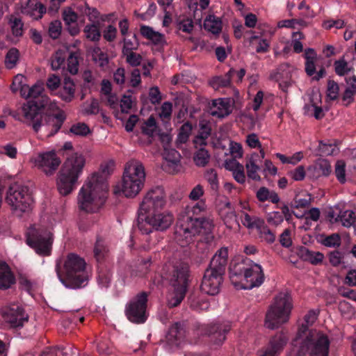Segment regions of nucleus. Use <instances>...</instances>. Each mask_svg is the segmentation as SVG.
Returning <instances> with one entry per match:
<instances>
[{
	"instance_id": "obj_10",
	"label": "nucleus",
	"mask_w": 356,
	"mask_h": 356,
	"mask_svg": "<svg viewBox=\"0 0 356 356\" xmlns=\"http://www.w3.org/2000/svg\"><path fill=\"white\" fill-rule=\"evenodd\" d=\"M145 180V168L138 160L127 163L123 173L121 192L127 197H134L141 191Z\"/></svg>"
},
{
	"instance_id": "obj_28",
	"label": "nucleus",
	"mask_w": 356,
	"mask_h": 356,
	"mask_svg": "<svg viewBox=\"0 0 356 356\" xmlns=\"http://www.w3.org/2000/svg\"><path fill=\"white\" fill-rule=\"evenodd\" d=\"M113 278L112 271L105 266H99L97 270V282L102 289H108Z\"/></svg>"
},
{
	"instance_id": "obj_43",
	"label": "nucleus",
	"mask_w": 356,
	"mask_h": 356,
	"mask_svg": "<svg viewBox=\"0 0 356 356\" xmlns=\"http://www.w3.org/2000/svg\"><path fill=\"white\" fill-rule=\"evenodd\" d=\"M19 58V51L13 47L8 50L5 58V65L8 69H13L17 65Z\"/></svg>"
},
{
	"instance_id": "obj_32",
	"label": "nucleus",
	"mask_w": 356,
	"mask_h": 356,
	"mask_svg": "<svg viewBox=\"0 0 356 356\" xmlns=\"http://www.w3.org/2000/svg\"><path fill=\"white\" fill-rule=\"evenodd\" d=\"M304 57L305 58V72L308 76H312L316 73V54L313 49L308 48L305 49Z\"/></svg>"
},
{
	"instance_id": "obj_19",
	"label": "nucleus",
	"mask_w": 356,
	"mask_h": 356,
	"mask_svg": "<svg viewBox=\"0 0 356 356\" xmlns=\"http://www.w3.org/2000/svg\"><path fill=\"white\" fill-rule=\"evenodd\" d=\"M243 280L245 281L242 286L244 289H252L261 286L264 281V274L261 266L252 261Z\"/></svg>"
},
{
	"instance_id": "obj_18",
	"label": "nucleus",
	"mask_w": 356,
	"mask_h": 356,
	"mask_svg": "<svg viewBox=\"0 0 356 356\" xmlns=\"http://www.w3.org/2000/svg\"><path fill=\"white\" fill-rule=\"evenodd\" d=\"M61 163L55 151H49L40 154L35 159V163L46 175H52Z\"/></svg>"
},
{
	"instance_id": "obj_16",
	"label": "nucleus",
	"mask_w": 356,
	"mask_h": 356,
	"mask_svg": "<svg viewBox=\"0 0 356 356\" xmlns=\"http://www.w3.org/2000/svg\"><path fill=\"white\" fill-rule=\"evenodd\" d=\"M288 341L286 332H278L269 339L266 345L257 350L256 356H280Z\"/></svg>"
},
{
	"instance_id": "obj_37",
	"label": "nucleus",
	"mask_w": 356,
	"mask_h": 356,
	"mask_svg": "<svg viewBox=\"0 0 356 356\" xmlns=\"http://www.w3.org/2000/svg\"><path fill=\"white\" fill-rule=\"evenodd\" d=\"M355 213L352 210H345L340 211L335 218L334 222H341L342 225L346 227H350L353 225L355 221Z\"/></svg>"
},
{
	"instance_id": "obj_57",
	"label": "nucleus",
	"mask_w": 356,
	"mask_h": 356,
	"mask_svg": "<svg viewBox=\"0 0 356 356\" xmlns=\"http://www.w3.org/2000/svg\"><path fill=\"white\" fill-rule=\"evenodd\" d=\"M334 66L335 72L339 76H344L349 71L348 63L344 58L335 60Z\"/></svg>"
},
{
	"instance_id": "obj_2",
	"label": "nucleus",
	"mask_w": 356,
	"mask_h": 356,
	"mask_svg": "<svg viewBox=\"0 0 356 356\" xmlns=\"http://www.w3.org/2000/svg\"><path fill=\"white\" fill-rule=\"evenodd\" d=\"M214 227L204 201H199L186 207L185 215L180 216L175 228V239L181 246H186L194 239L197 233L206 234V240L212 238Z\"/></svg>"
},
{
	"instance_id": "obj_47",
	"label": "nucleus",
	"mask_w": 356,
	"mask_h": 356,
	"mask_svg": "<svg viewBox=\"0 0 356 356\" xmlns=\"http://www.w3.org/2000/svg\"><path fill=\"white\" fill-rule=\"evenodd\" d=\"M67 70L72 74L79 71V57L76 52H71L67 58Z\"/></svg>"
},
{
	"instance_id": "obj_38",
	"label": "nucleus",
	"mask_w": 356,
	"mask_h": 356,
	"mask_svg": "<svg viewBox=\"0 0 356 356\" xmlns=\"http://www.w3.org/2000/svg\"><path fill=\"white\" fill-rule=\"evenodd\" d=\"M99 23H92L87 24L83 29L85 36L90 41L97 42L101 37V32L99 28Z\"/></svg>"
},
{
	"instance_id": "obj_34",
	"label": "nucleus",
	"mask_w": 356,
	"mask_h": 356,
	"mask_svg": "<svg viewBox=\"0 0 356 356\" xmlns=\"http://www.w3.org/2000/svg\"><path fill=\"white\" fill-rule=\"evenodd\" d=\"M93 252L94 257L98 263H102L105 261L108 255V249L102 239L99 238L97 239Z\"/></svg>"
},
{
	"instance_id": "obj_55",
	"label": "nucleus",
	"mask_w": 356,
	"mask_h": 356,
	"mask_svg": "<svg viewBox=\"0 0 356 356\" xmlns=\"http://www.w3.org/2000/svg\"><path fill=\"white\" fill-rule=\"evenodd\" d=\"M245 167L247 169L248 177L254 181H260L261 177L257 174V171L260 169L259 166L253 163L246 162Z\"/></svg>"
},
{
	"instance_id": "obj_44",
	"label": "nucleus",
	"mask_w": 356,
	"mask_h": 356,
	"mask_svg": "<svg viewBox=\"0 0 356 356\" xmlns=\"http://www.w3.org/2000/svg\"><path fill=\"white\" fill-rule=\"evenodd\" d=\"M193 130V125L192 124L187 121L184 124H182V126L179 129V133L177 136V140L180 143H186L189 136L191 134V131Z\"/></svg>"
},
{
	"instance_id": "obj_20",
	"label": "nucleus",
	"mask_w": 356,
	"mask_h": 356,
	"mask_svg": "<svg viewBox=\"0 0 356 356\" xmlns=\"http://www.w3.org/2000/svg\"><path fill=\"white\" fill-rule=\"evenodd\" d=\"M46 10V7L37 0H27L26 5L22 7V12L24 14L29 15L35 19L42 18Z\"/></svg>"
},
{
	"instance_id": "obj_26",
	"label": "nucleus",
	"mask_w": 356,
	"mask_h": 356,
	"mask_svg": "<svg viewBox=\"0 0 356 356\" xmlns=\"http://www.w3.org/2000/svg\"><path fill=\"white\" fill-rule=\"evenodd\" d=\"M211 236L212 238L209 241H207L205 238L206 234L204 233H197V234L194 236V239H193L190 243L197 241L196 252L198 254L204 252L205 253L206 256H208L210 251V245L214 238L213 231H211Z\"/></svg>"
},
{
	"instance_id": "obj_40",
	"label": "nucleus",
	"mask_w": 356,
	"mask_h": 356,
	"mask_svg": "<svg viewBox=\"0 0 356 356\" xmlns=\"http://www.w3.org/2000/svg\"><path fill=\"white\" fill-rule=\"evenodd\" d=\"M65 54L60 50L56 51L51 55L50 58L51 69L54 71L61 68L64 69L65 65Z\"/></svg>"
},
{
	"instance_id": "obj_8",
	"label": "nucleus",
	"mask_w": 356,
	"mask_h": 356,
	"mask_svg": "<svg viewBox=\"0 0 356 356\" xmlns=\"http://www.w3.org/2000/svg\"><path fill=\"white\" fill-rule=\"evenodd\" d=\"M227 261L228 248L222 247L216 252L204 270L200 286L202 292L210 296H215L219 293Z\"/></svg>"
},
{
	"instance_id": "obj_54",
	"label": "nucleus",
	"mask_w": 356,
	"mask_h": 356,
	"mask_svg": "<svg viewBox=\"0 0 356 356\" xmlns=\"http://www.w3.org/2000/svg\"><path fill=\"white\" fill-rule=\"evenodd\" d=\"M164 157L169 162L177 164L180 160V154L175 149H168L164 147Z\"/></svg>"
},
{
	"instance_id": "obj_14",
	"label": "nucleus",
	"mask_w": 356,
	"mask_h": 356,
	"mask_svg": "<svg viewBox=\"0 0 356 356\" xmlns=\"http://www.w3.org/2000/svg\"><path fill=\"white\" fill-rule=\"evenodd\" d=\"M149 293L142 291L133 297L125 305L124 313L127 319L136 324H142L148 318L147 302Z\"/></svg>"
},
{
	"instance_id": "obj_9",
	"label": "nucleus",
	"mask_w": 356,
	"mask_h": 356,
	"mask_svg": "<svg viewBox=\"0 0 356 356\" xmlns=\"http://www.w3.org/2000/svg\"><path fill=\"white\" fill-rule=\"evenodd\" d=\"M86 164L84 156L75 152L67 158L60 169L57 180V187L63 195L70 194L76 187Z\"/></svg>"
},
{
	"instance_id": "obj_52",
	"label": "nucleus",
	"mask_w": 356,
	"mask_h": 356,
	"mask_svg": "<svg viewBox=\"0 0 356 356\" xmlns=\"http://www.w3.org/2000/svg\"><path fill=\"white\" fill-rule=\"evenodd\" d=\"M335 148V145L329 142L320 140L318 151L321 156H330L334 154Z\"/></svg>"
},
{
	"instance_id": "obj_62",
	"label": "nucleus",
	"mask_w": 356,
	"mask_h": 356,
	"mask_svg": "<svg viewBox=\"0 0 356 356\" xmlns=\"http://www.w3.org/2000/svg\"><path fill=\"white\" fill-rule=\"evenodd\" d=\"M24 24L21 19L15 17L11 21V29L13 34L16 37L22 36L23 34Z\"/></svg>"
},
{
	"instance_id": "obj_59",
	"label": "nucleus",
	"mask_w": 356,
	"mask_h": 356,
	"mask_svg": "<svg viewBox=\"0 0 356 356\" xmlns=\"http://www.w3.org/2000/svg\"><path fill=\"white\" fill-rule=\"evenodd\" d=\"M267 222L274 226H278L284 221L282 214L279 211H273L267 215Z\"/></svg>"
},
{
	"instance_id": "obj_11",
	"label": "nucleus",
	"mask_w": 356,
	"mask_h": 356,
	"mask_svg": "<svg viewBox=\"0 0 356 356\" xmlns=\"http://www.w3.org/2000/svg\"><path fill=\"white\" fill-rule=\"evenodd\" d=\"M292 309L291 298L287 293H280L266 314L265 325L273 330L288 321Z\"/></svg>"
},
{
	"instance_id": "obj_39",
	"label": "nucleus",
	"mask_w": 356,
	"mask_h": 356,
	"mask_svg": "<svg viewBox=\"0 0 356 356\" xmlns=\"http://www.w3.org/2000/svg\"><path fill=\"white\" fill-rule=\"evenodd\" d=\"M152 264L151 259H147L145 260L141 261V262L138 264L136 269H132L131 268H128L129 271H130L131 277H144L149 272V267Z\"/></svg>"
},
{
	"instance_id": "obj_61",
	"label": "nucleus",
	"mask_w": 356,
	"mask_h": 356,
	"mask_svg": "<svg viewBox=\"0 0 356 356\" xmlns=\"http://www.w3.org/2000/svg\"><path fill=\"white\" fill-rule=\"evenodd\" d=\"M172 111V104L170 102H165L161 107L159 116L163 120H170Z\"/></svg>"
},
{
	"instance_id": "obj_31",
	"label": "nucleus",
	"mask_w": 356,
	"mask_h": 356,
	"mask_svg": "<svg viewBox=\"0 0 356 356\" xmlns=\"http://www.w3.org/2000/svg\"><path fill=\"white\" fill-rule=\"evenodd\" d=\"M77 14L71 8L64 10L63 13V18L65 24L71 26L69 31L71 35H74L79 33V29L76 26Z\"/></svg>"
},
{
	"instance_id": "obj_48",
	"label": "nucleus",
	"mask_w": 356,
	"mask_h": 356,
	"mask_svg": "<svg viewBox=\"0 0 356 356\" xmlns=\"http://www.w3.org/2000/svg\"><path fill=\"white\" fill-rule=\"evenodd\" d=\"M195 164L198 166H204L207 164L209 159V154L204 148H200L197 150L193 157Z\"/></svg>"
},
{
	"instance_id": "obj_60",
	"label": "nucleus",
	"mask_w": 356,
	"mask_h": 356,
	"mask_svg": "<svg viewBox=\"0 0 356 356\" xmlns=\"http://www.w3.org/2000/svg\"><path fill=\"white\" fill-rule=\"evenodd\" d=\"M260 238L267 243L271 244L275 241V234L267 226H264L260 231Z\"/></svg>"
},
{
	"instance_id": "obj_46",
	"label": "nucleus",
	"mask_w": 356,
	"mask_h": 356,
	"mask_svg": "<svg viewBox=\"0 0 356 356\" xmlns=\"http://www.w3.org/2000/svg\"><path fill=\"white\" fill-rule=\"evenodd\" d=\"M305 259L309 261L313 265H318L322 263L324 255L320 252H313L305 248Z\"/></svg>"
},
{
	"instance_id": "obj_25",
	"label": "nucleus",
	"mask_w": 356,
	"mask_h": 356,
	"mask_svg": "<svg viewBox=\"0 0 356 356\" xmlns=\"http://www.w3.org/2000/svg\"><path fill=\"white\" fill-rule=\"evenodd\" d=\"M184 329L181 323H175L170 328L166 335V339L172 345H178L184 337Z\"/></svg>"
},
{
	"instance_id": "obj_17",
	"label": "nucleus",
	"mask_w": 356,
	"mask_h": 356,
	"mask_svg": "<svg viewBox=\"0 0 356 356\" xmlns=\"http://www.w3.org/2000/svg\"><path fill=\"white\" fill-rule=\"evenodd\" d=\"M2 316L13 327H22L24 323L28 321V316L18 303H13L3 307Z\"/></svg>"
},
{
	"instance_id": "obj_5",
	"label": "nucleus",
	"mask_w": 356,
	"mask_h": 356,
	"mask_svg": "<svg viewBox=\"0 0 356 356\" xmlns=\"http://www.w3.org/2000/svg\"><path fill=\"white\" fill-rule=\"evenodd\" d=\"M330 341L327 334L300 325L291 342L289 356H328Z\"/></svg>"
},
{
	"instance_id": "obj_24",
	"label": "nucleus",
	"mask_w": 356,
	"mask_h": 356,
	"mask_svg": "<svg viewBox=\"0 0 356 356\" xmlns=\"http://www.w3.org/2000/svg\"><path fill=\"white\" fill-rule=\"evenodd\" d=\"M214 107L211 112L212 115L218 118H225L232 113L230 100L228 99H219L213 101Z\"/></svg>"
},
{
	"instance_id": "obj_30",
	"label": "nucleus",
	"mask_w": 356,
	"mask_h": 356,
	"mask_svg": "<svg viewBox=\"0 0 356 356\" xmlns=\"http://www.w3.org/2000/svg\"><path fill=\"white\" fill-rule=\"evenodd\" d=\"M318 242L327 248H337L341 244V238L338 233H333L330 235L321 234L318 238Z\"/></svg>"
},
{
	"instance_id": "obj_12",
	"label": "nucleus",
	"mask_w": 356,
	"mask_h": 356,
	"mask_svg": "<svg viewBox=\"0 0 356 356\" xmlns=\"http://www.w3.org/2000/svg\"><path fill=\"white\" fill-rule=\"evenodd\" d=\"M6 202L10 207L12 213L20 218L31 210L33 198L28 186L14 184L6 192Z\"/></svg>"
},
{
	"instance_id": "obj_63",
	"label": "nucleus",
	"mask_w": 356,
	"mask_h": 356,
	"mask_svg": "<svg viewBox=\"0 0 356 356\" xmlns=\"http://www.w3.org/2000/svg\"><path fill=\"white\" fill-rule=\"evenodd\" d=\"M46 86L51 92L57 90L60 86V79L58 76L51 74L47 79Z\"/></svg>"
},
{
	"instance_id": "obj_41",
	"label": "nucleus",
	"mask_w": 356,
	"mask_h": 356,
	"mask_svg": "<svg viewBox=\"0 0 356 356\" xmlns=\"http://www.w3.org/2000/svg\"><path fill=\"white\" fill-rule=\"evenodd\" d=\"M350 83L351 87L347 88L342 95L343 104L348 106L354 101V96L356 94V77L353 76Z\"/></svg>"
},
{
	"instance_id": "obj_1",
	"label": "nucleus",
	"mask_w": 356,
	"mask_h": 356,
	"mask_svg": "<svg viewBox=\"0 0 356 356\" xmlns=\"http://www.w3.org/2000/svg\"><path fill=\"white\" fill-rule=\"evenodd\" d=\"M26 97L31 99L24 104L22 108L24 121L31 124L36 132L44 127L48 137L57 134L66 120L65 112L60 110L48 96L42 94L40 86H34L28 88Z\"/></svg>"
},
{
	"instance_id": "obj_42",
	"label": "nucleus",
	"mask_w": 356,
	"mask_h": 356,
	"mask_svg": "<svg viewBox=\"0 0 356 356\" xmlns=\"http://www.w3.org/2000/svg\"><path fill=\"white\" fill-rule=\"evenodd\" d=\"M204 178L209 184L211 190L217 193L219 188V181L216 170L213 168L207 170L204 174Z\"/></svg>"
},
{
	"instance_id": "obj_27",
	"label": "nucleus",
	"mask_w": 356,
	"mask_h": 356,
	"mask_svg": "<svg viewBox=\"0 0 356 356\" xmlns=\"http://www.w3.org/2000/svg\"><path fill=\"white\" fill-rule=\"evenodd\" d=\"M75 85L69 78L65 79L62 88L58 92L59 97L65 102H70L74 97Z\"/></svg>"
},
{
	"instance_id": "obj_22",
	"label": "nucleus",
	"mask_w": 356,
	"mask_h": 356,
	"mask_svg": "<svg viewBox=\"0 0 356 356\" xmlns=\"http://www.w3.org/2000/svg\"><path fill=\"white\" fill-rule=\"evenodd\" d=\"M309 172H312V176L318 178L321 176L327 177L332 172V167L327 159H318L313 165L308 168Z\"/></svg>"
},
{
	"instance_id": "obj_7",
	"label": "nucleus",
	"mask_w": 356,
	"mask_h": 356,
	"mask_svg": "<svg viewBox=\"0 0 356 356\" xmlns=\"http://www.w3.org/2000/svg\"><path fill=\"white\" fill-rule=\"evenodd\" d=\"M189 266L187 263L179 261L165 264L163 268L162 277L168 280L174 287L173 292L168 300L169 307H177L184 300L188 286Z\"/></svg>"
},
{
	"instance_id": "obj_4",
	"label": "nucleus",
	"mask_w": 356,
	"mask_h": 356,
	"mask_svg": "<svg viewBox=\"0 0 356 356\" xmlns=\"http://www.w3.org/2000/svg\"><path fill=\"white\" fill-rule=\"evenodd\" d=\"M101 168V172L93 173L79 191L78 204L81 211L87 213L96 212L106 202L108 193L106 178L109 171L108 165L102 166Z\"/></svg>"
},
{
	"instance_id": "obj_6",
	"label": "nucleus",
	"mask_w": 356,
	"mask_h": 356,
	"mask_svg": "<svg viewBox=\"0 0 356 356\" xmlns=\"http://www.w3.org/2000/svg\"><path fill=\"white\" fill-rule=\"evenodd\" d=\"M85 259L75 253H70L63 260H57L55 270L60 282L67 288L79 289L88 284Z\"/></svg>"
},
{
	"instance_id": "obj_53",
	"label": "nucleus",
	"mask_w": 356,
	"mask_h": 356,
	"mask_svg": "<svg viewBox=\"0 0 356 356\" xmlns=\"http://www.w3.org/2000/svg\"><path fill=\"white\" fill-rule=\"evenodd\" d=\"M90 132V129L85 123H77L73 124L70 129V133L76 136H85Z\"/></svg>"
},
{
	"instance_id": "obj_21",
	"label": "nucleus",
	"mask_w": 356,
	"mask_h": 356,
	"mask_svg": "<svg viewBox=\"0 0 356 356\" xmlns=\"http://www.w3.org/2000/svg\"><path fill=\"white\" fill-rule=\"evenodd\" d=\"M252 261L245 258L243 259L239 262H234L230 265L229 267V275L230 279L234 282V277L239 278L243 280L246 271L250 266Z\"/></svg>"
},
{
	"instance_id": "obj_33",
	"label": "nucleus",
	"mask_w": 356,
	"mask_h": 356,
	"mask_svg": "<svg viewBox=\"0 0 356 356\" xmlns=\"http://www.w3.org/2000/svg\"><path fill=\"white\" fill-rule=\"evenodd\" d=\"M236 70L231 68L224 76L214 77L211 81V85L214 88L227 87L231 84V79L235 75Z\"/></svg>"
},
{
	"instance_id": "obj_15",
	"label": "nucleus",
	"mask_w": 356,
	"mask_h": 356,
	"mask_svg": "<svg viewBox=\"0 0 356 356\" xmlns=\"http://www.w3.org/2000/svg\"><path fill=\"white\" fill-rule=\"evenodd\" d=\"M232 329L230 321H216L202 326L203 334L207 336L211 343L221 346L227 339V334Z\"/></svg>"
},
{
	"instance_id": "obj_51",
	"label": "nucleus",
	"mask_w": 356,
	"mask_h": 356,
	"mask_svg": "<svg viewBox=\"0 0 356 356\" xmlns=\"http://www.w3.org/2000/svg\"><path fill=\"white\" fill-rule=\"evenodd\" d=\"M62 31V23L59 20H54L49 24L48 33L51 38L56 40L59 38Z\"/></svg>"
},
{
	"instance_id": "obj_3",
	"label": "nucleus",
	"mask_w": 356,
	"mask_h": 356,
	"mask_svg": "<svg viewBox=\"0 0 356 356\" xmlns=\"http://www.w3.org/2000/svg\"><path fill=\"white\" fill-rule=\"evenodd\" d=\"M165 204L163 188L157 186L150 190L145 196L138 213L137 225L140 231L149 234L154 230L163 231L174 220L170 213H161Z\"/></svg>"
},
{
	"instance_id": "obj_13",
	"label": "nucleus",
	"mask_w": 356,
	"mask_h": 356,
	"mask_svg": "<svg viewBox=\"0 0 356 356\" xmlns=\"http://www.w3.org/2000/svg\"><path fill=\"white\" fill-rule=\"evenodd\" d=\"M26 243L39 255L49 256L53 243L52 234L46 227H33L27 233Z\"/></svg>"
},
{
	"instance_id": "obj_64",
	"label": "nucleus",
	"mask_w": 356,
	"mask_h": 356,
	"mask_svg": "<svg viewBox=\"0 0 356 356\" xmlns=\"http://www.w3.org/2000/svg\"><path fill=\"white\" fill-rule=\"evenodd\" d=\"M149 97L152 104L156 105L160 104L162 97L159 88L157 86L150 88Z\"/></svg>"
},
{
	"instance_id": "obj_36",
	"label": "nucleus",
	"mask_w": 356,
	"mask_h": 356,
	"mask_svg": "<svg viewBox=\"0 0 356 356\" xmlns=\"http://www.w3.org/2000/svg\"><path fill=\"white\" fill-rule=\"evenodd\" d=\"M211 129L207 123L200 122V130L193 142L195 145L204 146L207 145V139L211 135Z\"/></svg>"
},
{
	"instance_id": "obj_29",
	"label": "nucleus",
	"mask_w": 356,
	"mask_h": 356,
	"mask_svg": "<svg viewBox=\"0 0 356 356\" xmlns=\"http://www.w3.org/2000/svg\"><path fill=\"white\" fill-rule=\"evenodd\" d=\"M204 29L214 35H218L222 31L220 18L213 15H209L204 21Z\"/></svg>"
},
{
	"instance_id": "obj_23",
	"label": "nucleus",
	"mask_w": 356,
	"mask_h": 356,
	"mask_svg": "<svg viewBox=\"0 0 356 356\" xmlns=\"http://www.w3.org/2000/svg\"><path fill=\"white\" fill-rule=\"evenodd\" d=\"M15 282V278L10 267L4 261H0V289H6Z\"/></svg>"
},
{
	"instance_id": "obj_50",
	"label": "nucleus",
	"mask_w": 356,
	"mask_h": 356,
	"mask_svg": "<svg viewBox=\"0 0 356 356\" xmlns=\"http://www.w3.org/2000/svg\"><path fill=\"white\" fill-rule=\"evenodd\" d=\"M339 86L338 83L333 80H328L327 86V97L330 100H337L339 97Z\"/></svg>"
},
{
	"instance_id": "obj_58",
	"label": "nucleus",
	"mask_w": 356,
	"mask_h": 356,
	"mask_svg": "<svg viewBox=\"0 0 356 356\" xmlns=\"http://www.w3.org/2000/svg\"><path fill=\"white\" fill-rule=\"evenodd\" d=\"M233 175L235 180L237 182L240 184H243L245 182V176L243 165L236 162L234 168L233 169Z\"/></svg>"
},
{
	"instance_id": "obj_49",
	"label": "nucleus",
	"mask_w": 356,
	"mask_h": 356,
	"mask_svg": "<svg viewBox=\"0 0 356 356\" xmlns=\"http://www.w3.org/2000/svg\"><path fill=\"white\" fill-rule=\"evenodd\" d=\"M334 175L341 184L346 181V163L342 160H339L335 163Z\"/></svg>"
},
{
	"instance_id": "obj_56",
	"label": "nucleus",
	"mask_w": 356,
	"mask_h": 356,
	"mask_svg": "<svg viewBox=\"0 0 356 356\" xmlns=\"http://www.w3.org/2000/svg\"><path fill=\"white\" fill-rule=\"evenodd\" d=\"M94 60L102 67L107 65L108 63V57L106 53L102 51L99 48L94 50Z\"/></svg>"
},
{
	"instance_id": "obj_35",
	"label": "nucleus",
	"mask_w": 356,
	"mask_h": 356,
	"mask_svg": "<svg viewBox=\"0 0 356 356\" xmlns=\"http://www.w3.org/2000/svg\"><path fill=\"white\" fill-rule=\"evenodd\" d=\"M188 302L190 307L197 312L207 310L209 307L208 301L200 298L196 293L190 294L188 297Z\"/></svg>"
},
{
	"instance_id": "obj_45",
	"label": "nucleus",
	"mask_w": 356,
	"mask_h": 356,
	"mask_svg": "<svg viewBox=\"0 0 356 356\" xmlns=\"http://www.w3.org/2000/svg\"><path fill=\"white\" fill-rule=\"evenodd\" d=\"M156 122L155 118L151 115L142 126V132L149 137H152L156 130Z\"/></svg>"
}]
</instances>
